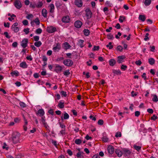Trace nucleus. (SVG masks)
<instances>
[{
	"label": "nucleus",
	"instance_id": "nucleus-1",
	"mask_svg": "<svg viewBox=\"0 0 158 158\" xmlns=\"http://www.w3.org/2000/svg\"><path fill=\"white\" fill-rule=\"evenodd\" d=\"M20 135L17 132H13L12 134V139L14 143H19Z\"/></svg>",
	"mask_w": 158,
	"mask_h": 158
},
{
	"label": "nucleus",
	"instance_id": "nucleus-2",
	"mask_svg": "<svg viewBox=\"0 0 158 158\" xmlns=\"http://www.w3.org/2000/svg\"><path fill=\"white\" fill-rule=\"evenodd\" d=\"M63 63L64 65L67 66H71L73 64V61L69 59H67L64 60Z\"/></svg>",
	"mask_w": 158,
	"mask_h": 158
},
{
	"label": "nucleus",
	"instance_id": "nucleus-3",
	"mask_svg": "<svg viewBox=\"0 0 158 158\" xmlns=\"http://www.w3.org/2000/svg\"><path fill=\"white\" fill-rule=\"evenodd\" d=\"M28 42V39L27 38H24L21 42V45L23 48H25L27 46Z\"/></svg>",
	"mask_w": 158,
	"mask_h": 158
},
{
	"label": "nucleus",
	"instance_id": "nucleus-4",
	"mask_svg": "<svg viewBox=\"0 0 158 158\" xmlns=\"http://www.w3.org/2000/svg\"><path fill=\"white\" fill-rule=\"evenodd\" d=\"M63 68L61 66L59 65L58 64H56L55 65V69L54 71L57 73H61Z\"/></svg>",
	"mask_w": 158,
	"mask_h": 158
},
{
	"label": "nucleus",
	"instance_id": "nucleus-5",
	"mask_svg": "<svg viewBox=\"0 0 158 158\" xmlns=\"http://www.w3.org/2000/svg\"><path fill=\"white\" fill-rule=\"evenodd\" d=\"M122 150L123 154L125 156H129L131 152L130 150L127 148H123Z\"/></svg>",
	"mask_w": 158,
	"mask_h": 158
},
{
	"label": "nucleus",
	"instance_id": "nucleus-6",
	"mask_svg": "<svg viewBox=\"0 0 158 158\" xmlns=\"http://www.w3.org/2000/svg\"><path fill=\"white\" fill-rule=\"evenodd\" d=\"M56 31V28L52 26L48 27L47 28V31L49 33H53Z\"/></svg>",
	"mask_w": 158,
	"mask_h": 158
},
{
	"label": "nucleus",
	"instance_id": "nucleus-7",
	"mask_svg": "<svg viewBox=\"0 0 158 158\" xmlns=\"http://www.w3.org/2000/svg\"><path fill=\"white\" fill-rule=\"evenodd\" d=\"M15 6L18 9H19L22 7V4L19 0H16L14 2Z\"/></svg>",
	"mask_w": 158,
	"mask_h": 158
},
{
	"label": "nucleus",
	"instance_id": "nucleus-8",
	"mask_svg": "<svg viewBox=\"0 0 158 158\" xmlns=\"http://www.w3.org/2000/svg\"><path fill=\"white\" fill-rule=\"evenodd\" d=\"M74 4L78 7H81L83 5V2L81 0H75Z\"/></svg>",
	"mask_w": 158,
	"mask_h": 158
},
{
	"label": "nucleus",
	"instance_id": "nucleus-9",
	"mask_svg": "<svg viewBox=\"0 0 158 158\" xmlns=\"http://www.w3.org/2000/svg\"><path fill=\"white\" fill-rule=\"evenodd\" d=\"M55 46V45H54ZM60 44L59 43L56 44V46H54L53 48V50L54 52L59 51L61 49Z\"/></svg>",
	"mask_w": 158,
	"mask_h": 158
},
{
	"label": "nucleus",
	"instance_id": "nucleus-10",
	"mask_svg": "<svg viewBox=\"0 0 158 158\" xmlns=\"http://www.w3.org/2000/svg\"><path fill=\"white\" fill-rule=\"evenodd\" d=\"M82 25V22L79 20H77L74 23L75 27L78 28H80Z\"/></svg>",
	"mask_w": 158,
	"mask_h": 158
},
{
	"label": "nucleus",
	"instance_id": "nucleus-11",
	"mask_svg": "<svg viewBox=\"0 0 158 158\" xmlns=\"http://www.w3.org/2000/svg\"><path fill=\"white\" fill-rule=\"evenodd\" d=\"M69 114L66 112H64V114L62 115L60 117L61 119L62 120H66L68 119L69 118Z\"/></svg>",
	"mask_w": 158,
	"mask_h": 158
},
{
	"label": "nucleus",
	"instance_id": "nucleus-12",
	"mask_svg": "<svg viewBox=\"0 0 158 158\" xmlns=\"http://www.w3.org/2000/svg\"><path fill=\"white\" fill-rule=\"evenodd\" d=\"M70 20L69 16H66L63 17L62 19V21L63 22L65 23H68L70 22Z\"/></svg>",
	"mask_w": 158,
	"mask_h": 158
},
{
	"label": "nucleus",
	"instance_id": "nucleus-13",
	"mask_svg": "<svg viewBox=\"0 0 158 158\" xmlns=\"http://www.w3.org/2000/svg\"><path fill=\"white\" fill-rule=\"evenodd\" d=\"M125 58L124 56H119L118 57L117 62L119 63H121L123 61V60Z\"/></svg>",
	"mask_w": 158,
	"mask_h": 158
},
{
	"label": "nucleus",
	"instance_id": "nucleus-14",
	"mask_svg": "<svg viewBox=\"0 0 158 158\" xmlns=\"http://www.w3.org/2000/svg\"><path fill=\"white\" fill-rule=\"evenodd\" d=\"M86 12V15L88 17V19L92 17V12L89 9H87L85 10Z\"/></svg>",
	"mask_w": 158,
	"mask_h": 158
},
{
	"label": "nucleus",
	"instance_id": "nucleus-15",
	"mask_svg": "<svg viewBox=\"0 0 158 158\" xmlns=\"http://www.w3.org/2000/svg\"><path fill=\"white\" fill-rule=\"evenodd\" d=\"M36 114H38L40 116L43 117V116L44 114V111L43 109H40L38 111Z\"/></svg>",
	"mask_w": 158,
	"mask_h": 158
},
{
	"label": "nucleus",
	"instance_id": "nucleus-16",
	"mask_svg": "<svg viewBox=\"0 0 158 158\" xmlns=\"http://www.w3.org/2000/svg\"><path fill=\"white\" fill-rule=\"evenodd\" d=\"M108 152L110 154H112L114 152V148L112 146H109L108 148Z\"/></svg>",
	"mask_w": 158,
	"mask_h": 158
},
{
	"label": "nucleus",
	"instance_id": "nucleus-17",
	"mask_svg": "<svg viewBox=\"0 0 158 158\" xmlns=\"http://www.w3.org/2000/svg\"><path fill=\"white\" fill-rule=\"evenodd\" d=\"M115 152L118 156L119 157H121L123 154V151H122L119 149H116L115 151Z\"/></svg>",
	"mask_w": 158,
	"mask_h": 158
},
{
	"label": "nucleus",
	"instance_id": "nucleus-18",
	"mask_svg": "<svg viewBox=\"0 0 158 158\" xmlns=\"http://www.w3.org/2000/svg\"><path fill=\"white\" fill-rule=\"evenodd\" d=\"M49 6L50 7L49 12L51 13H53L54 12L55 6L53 4H51Z\"/></svg>",
	"mask_w": 158,
	"mask_h": 158
},
{
	"label": "nucleus",
	"instance_id": "nucleus-19",
	"mask_svg": "<svg viewBox=\"0 0 158 158\" xmlns=\"http://www.w3.org/2000/svg\"><path fill=\"white\" fill-rule=\"evenodd\" d=\"M23 118L24 120V121L25 123L23 127L24 130V131H26L27 130V120L26 119V118H25L24 116L23 115Z\"/></svg>",
	"mask_w": 158,
	"mask_h": 158
},
{
	"label": "nucleus",
	"instance_id": "nucleus-20",
	"mask_svg": "<svg viewBox=\"0 0 158 158\" xmlns=\"http://www.w3.org/2000/svg\"><path fill=\"white\" fill-rule=\"evenodd\" d=\"M47 11L44 8L42 9V14L44 17L46 18L47 17Z\"/></svg>",
	"mask_w": 158,
	"mask_h": 158
},
{
	"label": "nucleus",
	"instance_id": "nucleus-21",
	"mask_svg": "<svg viewBox=\"0 0 158 158\" xmlns=\"http://www.w3.org/2000/svg\"><path fill=\"white\" fill-rule=\"evenodd\" d=\"M64 48L66 50L69 48L71 46L67 42H65L63 44Z\"/></svg>",
	"mask_w": 158,
	"mask_h": 158
},
{
	"label": "nucleus",
	"instance_id": "nucleus-22",
	"mask_svg": "<svg viewBox=\"0 0 158 158\" xmlns=\"http://www.w3.org/2000/svg\"><path fill=\"white\" fill-rule=\"evenodd\" d=\"M20 66L23 68L25 69L27 67V65L25 62H22L20 64Z\"/></svg>",
	"mask_w": 158,
	"mask_h": 158
},
{
	"label": "nucleus",
	"instance_id": "nucleus-23",
	"mask_svg": "<svg viewBox=\"0 0 158 158\" xmlns=\"http://www.w3.org/2000/svg\"><path fill=\"white\" fill-rule=\"evenodd\" d=\"M109 64L110 66H113L116 63V61L114 59H111L109 61Z\"/></svg>",
	"mask_w": 158,
	"mask_h": 158
},
{
	"label": "nucleus",
	"instance_id": "nucleus-24",
	"mask_svg": "<svg viewBox=\"0 0 158 158\" xmlns=\"http://www.w3.org/2000/svg\"><path fill=\"white\" fill-rule=\"evenodd\" d=\"M151 0H145L144 3L146 6H148L151 4Z\"/></svg>",
	"mask_w": 158,
	"mask_h": 158
},
{
	"label": "nucleus",
	"instance_id": "nucleus-25",
	"mask_svg": "<svg viewBox=\"0 0 158 158\" xmlns=\"http://www.w3.org/2000/svg\"><path fill=\"white\" fill-rule=\"evenodd\" d=\"M84 40H81L78 41V45L81 48L84 46Z\"/></svg>",
	"mask_w": 158,
	"mask_h": 158
},
{
	"label": "nucleus",
	"instance_id": "nucleus-26",
	"mask_svg": "<svg viewBox=\"0 0 158 158\" xmlns=\"http://www.w3.org/2000/svg\"><path fill=\"white\" fill-rule=\"evenodd\" d=\"M149 64L152 65H153L155 62V60L153 58H151L148 59Z\"/></svg>",
	"mask_w": 158,
	"mask_h": 158
},
{
	"label": "nucleus",
	"instance_id": "nucleus-27",
	"mask_svg": "<svg viewBox=\"0 0 158 158\" xmlns=\"http://www.w3.org/2000/svg\"><path fill=\"white\" fill-rule=\"evenodd\" d=\"M139 18L140 20H141L143 22H144L146 19L145 15H140Z\"/></svg>",
	"mask_w": 158,
	"mask_h": 158
},
{
	"label": "nucleus",
	"instance_id": "nucleus-28",
	"mask_svg": "<svg viewBox=\"0 0 158 158\" xmlns=\"http://www.w3.org/2000/svg\"><path fill=\"white\" fill-rule=\"evenodd\" d=\"M58 106L60 108H64V103L62 102L61 101H60L58 105Z\"/></svg>",
	"mask_w": 158,
	"mask_h": 158
},
{
	"label": "nucleus",
	"instance_id": "nucleus-29",
	"mask_svg": "<svg viewBox=\"0 0 158 158\" xmlns=\"http://www.w3.org/2000/svg\"><path fill=\"white\" fill-rule=\"evenodd\" d=\"M43 4L42 2H39L37 4H36V7L37 8H40L43 6Z\"/></svg>",
	"mask_w": 158,
	"mask_h": 158
},
{
	"label": "nucleus",
	"instance_id": "nucleus-30",
	"mask_svg": "<svg viewBox=\"0 0 158 158\" xmlns=\"http://www.w3.org/2000/svg\"><path fill=\"white\" fill-rule=\"evenodd\" d=\"M36 42H35L34 43V45L35 46L37 47H40L42 45V43L41 41H39Z\"/></svg>",
	"mask_w": 158,
	"mask_h": 158
},
{
	"label": "nucleus",
	"instance_id": "nucleus-31",
	"mask_svg": "<svg viewBox=\"0 0 158 158\" xmlns=\"http://www.w3.org/2000/svg\"><path fill=\"white\" fill-rule=\"evenodd\" d=\"M30 7L33 8H35L36 7V4L34 2H31L30 3Z\"/></svg>",
	"mask_w": 158,
	"mask_h": 158
},
{
	"label": "nucleus",
	"instance_id": "nucleus-32",
	"mask_svg": "<svg viewBox=\"0 0 158 158\" xmlns=\"http://www.w3.org/2000/svg\"><path fill=\"white\" fill-rule=\"evenodd\" d=\"M63 74L65 76L68 77L70 74V73L69 72V70L67 69L64 72Z\"/></svg>",
	"mask_w": 158,
	"mask_h": 158
},
{
	"label": "nucleus",
	"instance_id": "nucleus-33",
	"mask_svg": "<svg viewBox=\"0 0 158 158\" xmlns=\"http://www.w3.org/2000/svg\"><path fill=\"white\" fill-rule=\"evenodd\" d=\"M83 32L84 34L86 36H88L89 34L90 31L89 30L85 29Z\"/></svg>",
	"mask_w": 158,
	"mask_h": 158
},
{
	"label": "nucleus",
	"instance_id": "nucleus-34",
	"mask_svg": "<svg viewBox=\"0 0 158 158\" xmlns=\"http://www.w3.org/2000/svg\"><path fill=\"white\" fill-rule=\"evenodd\" d=\"M82 142V141L79 139H77L75 141V143L77 145H80Z\"/></svg>",
	"mask_w": 158,
	"mask_h": 158
},
{
	"label": "nucleus",
	"instance_id": "nucleus-35",
	"mask_svg": "<svg viewBox=\"0 0 158 158\" xmlns=\"http://www.w3.org/2000/svg\"><path fill=\"white\" fill-rule=\"evenodd\" d=\"M33 21L36 25H38L40 24V21L38 18H36L35 20H33Z\"/></svg>",
	"mask_w": 158,
	"mask_h": 158
},
{
	"label": "nucleus",
	"instance_id": "nucleus-36",
	"mask_svg": "<svg viewBox=\"0 0 158 158\" xmlns=\"http://www.w3.org/2000/svg\"><path fill=\"white\" fill-rule=\"evenodd\" d=\"M113 73L115 74H120L121 73L120 71L119 70H113Z\"/></svg>",
	"mask_w": 158,
	"mask_h": 158
},
{
	"label": "nucleus",
	"instance_id": "nucleus-37",
	"mask_svg": "<svg viewBox=\"0 0 158 158\" xmlns=\"http://www.w3.org/2000/svg\"><path fill=\"white\" fill-rule=\"evenodd\" d=\"M125 19V17L123 16H120L119 17V21L121 23H122L123 22V20Z\"/></svg>",
	"mask_w": 158,
	"mask_h": 158
},
{
	"label": "nucleus",
	"instance_id": "nucleus-38",
	"mask_svg": "<svg viewBox=\"0 0 158 158\" xmlns=\"http://www.w3.org/2000/svg\"><path fill=\"white\" fill-rule=\"evenodd\" d=\"M106 47L107 48H109V49H111L113 48V46L112 45V43L110 42L108 44L106 45Z\"/></svg>",
	"mask_w": 158,
	"mask_h": 158
},
{
	"label": "nucleus",
	"instance_id": "nucleus-39",
	"mask_svg": "<svg viewBox=\"0 0 158 158\" xmlns=\"http://www.w3.org/2000/svg\"><path fill=\"white\" fill-rule=\"evenodd\" d=\"M153 98L152 99V100L154 102H157L158 101V98L156 94L153 95Z\"/></svg>",
	"mask_w": 158,
	"mask_h": 158
},
{
	"label": "nucleus",
	"instance_id": "nucleus-40",
	"mask_svg": "<svg viewBox=\"0 0 158 158\" xmlns=\"http://www.w3.org/2000/svg\"><path fill=\"white\" fill-rule=\"evenodd\" d=\"M34 17L33 15L32 14H28L26 17V18L28 19H32Z\"/></svg>",
	"mask_w": 158,
	"mask_h": 158
},
{
	"label": "nucleus",
	"instance_id": "nucleus-41",
	"mask_svg": "<svg viewBox=\"0 0 158 158\" xmlns=\"http://www.w3.org/2000/svg\"><path fill=\"white\" fill-rule=\"evenodd\" d=\"M121 136L122 134L120 132H117L115 134V137L116 138H118V137H120Z\"/></svg>",
	"mask_w": 158,
	"mask_h": 158
},
{
	"label": "nucleus",
	"instance_id": "nucleus-42",
	"mask_svg": "<svg viewBox=\"0 0 158 158\" xmlns=\"http://www.w3.org/2000/svg\"><path fill=\"white\" fill-rule=\"evenodd\" d=\"M134 148L137 151H139L141 149V147L139 146L134 145Z\"/></svg>",
	"mask_w": 158,
	"mask_h": 158
},
{
	"label": "nucleus",
	"instance_id": "nucleus-43",
	"mask_svg": "<svg viewBox=\"0 0 158 158\" xmlns=\"http://www.w3.org/2000/svg\"><path fill=\"white\" fill-rule=\"evenodd\" d=\"M42 32V30L41 28H38L35 31V33L37 34H40Z\"/></svg>",
	"mask_w": 158,
	"mask_h": 158
},
{
	"label": "nucleus",
	"instance_id": "nucleus-44",
	"mask_svg": "<svg viewBox=\"0 0 158 158\" xmlns=\"http://www.w3.org/2000/svg\"><path fill=\"white\" fill-rule=\"evenodd\" d=\"M107 38L108 39H113L114 38L113 35L111 34L107 35Z\"/></svg>",
	"mask_w": 158,
	"mask_h": 158
},
{
	"label": "nucleus",
	"instance_id": "nucleus-45",
	"mask_svg": "<svg viewBox=\"0 0 158 158\" xmlns=\"http://www.w3.org/2000/svg\"><path fill=\"white\" fill-rule=\"evenodd\" d=\"M29 28H27L24 29L23 31L26 34H27L29 32Z\"/></svg>",
	"mask_w": 158,
	"mask_h": 158
},
{
	"label": "nucleus",
	"instance_id": "nucleus-46",
	"mask_svg": "<svg viewBox=\"0 0 158 158\" xmlns=\"http://www.w3.org/2000/svg\"><path fill=\"white\" fill-rule=\"evenodd\" d=\"M99 46H94V48H93V51H98V50H99Z\"/></svg>",
	"mask_w": 158,
	"mask_h": 158
},
{
	"label": "nucleus",
	"instance_id": "nucleus-47",
	"mask_svg": "<svg viewBox=\"0 0 158 158\" xmlns=\"http://www.w3.org/2000/svg\"><path fill=\"white\" fill-rule=\"evenodd\" d=\"M19 105L22 107H26V105L23 102H19Z\"/></svg>",
	"mask_w": 158,
	"mask_h": 158
},
{
	"label": "nucleus",
	"instance_id": "nucleus-48",
	"mask_svg": "<svg viewBox=\"0 0 158 158\" xmlns=\"http://www.w3.org/2000/svg\"><path fill=\"white\" fill-rule=\"evenodd\" d=\"M61 94L62 96H64L65 97H66L67 96V94H66V92L65 91H62L61 92Z\"/></svg>",
	"mask_w": 158,
	"mask_h": 158
},
{
	"label": "nucleus",
	"instance_id": "nucleus-49",
	"mask_svg": "<svg viewBox=\"0 0 158 158\" xmlns=\"http://www.w3.org/2000/svg\"><path fill=\"white\" fill-rule=\"evenodd\" d=\"M123 48L122 46L120 45H119L117 46V50L118 51H119L120 52H122V51Z\"/></svg>",
	"mask_w": 158,
	"mask_h": 158
},
{
	"label": "nucleus",
	"instance_id": "nucleus-50",
	"mask_svg": "<svg viewBox=\"0 0 158 158\" xmlns=\"http://www.w3.org/2000/svg\"><path fill=\"white\" fill-rule=\"evenodd\" d=\"M3 34L5 35L6 38L8 39H10V36L9 35L8 33L7 32H5Z\"/></svg>",
	"mask_w": 158,
	"mask_h": 158
},
{
	"label": "nucleus",
	"instance_id": "nucleus-51",
	"mask_svg": "<svg viewBox=\"0 0 158 158\" xmlns=\"http://www.w3.org/2000/svg\"><path fill=\"white\" fill-rule=\"evenodd\" d=\"M64 59V57H58L56 60V61H57V62L61 61L62 60H63Z\"/></svg>",
	"mask_w": 158,
	"mask_h": 158
},
{
	"label": "nucleus",
	"instance_id": "nucleus-52",
	"mask_svg": "<svg viewBox=\"0 0 158 158\" xmlns=\"http://www.w3.org/2000/svg\"><path fill=\"white\" fill-rule=\"evenodd\" d=\"M11 29H12L15 32H18L19 30V29L18 27H16L14 28H11Z\"/></svg>",
	"mask_w": 158,
	"mask_h": 158
},
{
	"label": "nucleus",
	"instance_id": "nucleus-53",
	"mask_svg": "<svg viewBox=\"0 0 158 158\" xmlns=\"http://www.w3.org/2000/svg\"><path fill=\"white\" fill-rule=\"evenodd\" d=\"M103 121L102 119H99L98 122V125H101L103 124Z\"/></svg>",
	"mask_w": 158,
	"mask_h": 158
},
{
	"label": "nucleus",
	"instance_id": "nucleus-54",
	"mask_svg": "<svg viewBox=\"0 0 158 158\" xmlns=\"http://www.w3.org/2000/svg\"><path fill=\"white\" fill-rule=\"evenodd\" d=\"M148 35L149 34L148 33H147L145 36V38L144 39L145 41H147L149 40V38L148 37Z\"/></svg>",
	"mask_w": 158,
	"mask_h": 158
},
{
	"label": "nucleus",
	"instance_id": "nucleus-55",
	"mask_svg": "<svg viewBox=\"0 0 158 158\" xmlns=\"http://www.w3.org/2000/svg\"><path fill=\"white\" fill-rule=\"evenodd\" d=\"M82 153H81L79 151V152H78L76 155L77 157L78 158L81 157L82 156Z\"/></svg>",
	"mask_w": 158,
	"mask_h": 158
},
{
	"label": "nucleus",
	"instance_id": "nucleus-56",
	"mask_svg": "<svg viewBox=\"0 0 158 158\" xmlns=\"http://www.w3.org/2000/svg\"><path fill=\"white\" fill-rule=\"evenodd\" d=\"M157 118L158 117L157 116H156L155 114H154L153 116L151 117V119L152 120H153L154 121L157 119Z\"/></svg>",
	"mask_w": 158,
	"mask_h": 158
},
{
	"label": "nucleus",
	"instance_id": "nucleus-57",
	"mask_svg": "<svg viewBox=\"0 0 158 158\" xmlns=\"http://www.w3.org/2000/svg\"><path fill=\"white\" fill-rule=\"evenodd\" d=\"M11 74L12 76L15 75L16 76H17L18 75V73L16 71H14L11 72Z\"/></svg>",
	"mask_w": 158,
	"mask_h": 158
},
{
	"label": "nucleus",
	"instance_id": "nucleus-58",
	"mask_svg": "<svg viewBox=\"0 0 158 158\" xmlns=\"http://www.w3.org/2000/svg\"><path fill=\"white\" fill-rule=\"evenodd\" d=\"M23 23L24 25H27L28 24V22L27 20H24L23 21Z\"/></svg>",
	"mask_w": 158,
	"mask_h": 158
},
{
	"label": "nucleus",
	"instance_id": "nucleus-59",
	"mask_svg": "<svg viewBox=\"0 0 158 158\" xmlns=\"http://www.w3.org/2000/svg\"><path fill=\"white\" fill-rule=\"evenodd\" d=\"M135 64L138 65H140L142 64L141 61L140 60H139L138 61H136L135 62Z\"/></svg>",
	"mask_w": 158,
	"mask_h": 158
},
{
	"label": "nucleus",
	"instance_id": "nucleus-60",
	"mask_svg": "<svg viewBox=\"0 0 158 158\" xmlns=\"http://www.w3.org/2000/svg\"><path fill=\"white\" fill-rule=\"evenodd\" d=\"M67 153L70 156H71L73 155V152L70 149L67 150Z\"/></svg>",
	"mask_w": 158,
	"mask_h": 158
},
{
	"label": "nucleus",
	"instance_id": "nucleus-61",
	"mask_svg": "<svg viewBox=\"0 0 158 158\" xmlns=\"http://www.w3.org/2000/svg\"><path fill=\"white\" fill-rule=\"evenodd\" d=\"M34 40L35 41H38L39 40V37L38 36H34Z\"/></svg>",
	"mask_w": 158,
	"mask_h": 158
},
{
	"label": "nucleus",
	"instance_id": "nucleus-62",
	"mask_svg": "<svg viewBox=\"0 0 158 158\" xmlns=\"http://www.w3.org/2000/svg\"><path fill=\"white\" fill-rule=\"evenodd\" d=\"M121 69H123L124 70H125L126 69L127 67L126 65H122L121 66Z\"/></svg>",
	"mask_w": 158,
	"mask_h": 158
},
{
	"label": "nucleus",
	"instance_id": "nucleus-63",
	"mask_svg": "<svg viewBox=\"0 0 158 158\" xmlns=\"http://www.w3.org/2000/svg\"><path fill=\"white\" fill-rule=\"evenodd\" d=\"M18 43L17 42H15L12 44V46L14 48H16L17 46Z\"/></svg>",
	"mask_w": 158,
	"mask_h": 158
},
{
	"label": "nucleus",
	"instance_id": "nucleus-64",
	"mask_svg": "<svg viewBox=\"0 0 158 158\" xmlns=\"http://www.w3.org/2000/svg\"><path fill=\"white\" fill-rule=\"evenodd\" d=\"M60 133L62 135H65L66 133L65 129H64V130H61L60 131Z\"/></svg>",
	"mask_w": 158,
	"mask_h": 158
}]
</instances>
